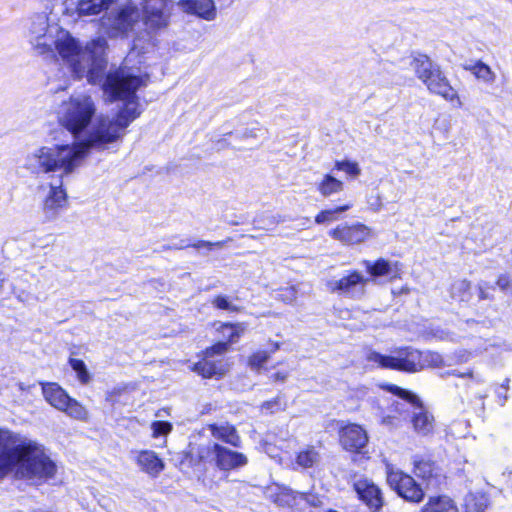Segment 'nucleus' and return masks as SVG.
<instances>
[{"instance_id": "1", "label": "nucleus", "mask_w": 512, "mask_h": 512, "mask_svg": "<svg viewBox=\"0 0 512 512\" xmlns=\"http://www.w3.org/2000/svg\"><path fill=\"white\" fill-rule=\"evenodd\" d=\"M110 2H56L50 13L41 12L31 16L26 25V38L33 52L43 57H58L76 79L87 78L90 84H99L106 69L105 51L107 42L103 37L89 41L85 46L70 31L63 28L54 17L62 13L69 24L78 19L110 10L101 19V27L111 38L127 36L140 24V12L129 4L112 9Z\"/></svg>"}, {"instance_id": "2", "label": "nucleus", "mask_w": 512, "mask_h": 512, "mask_svg": "<svg viewBox=\"0 0 512 512\" xmlns=\"http://www.w3.org/2000/svg\"><path fill=\"white\" fill-rule=\"evenodd\" d=\"M146 85V79L134 75L130 70L119 68L108 73L103 82L104 93L111 100L125 101V106L114 116L97 114L95 99L87 93H76L63 100L56 109V117L61 127L67 130L79 142H84L94 130L108 133V139L100 146H91L93 150L104 151L122 140L128 126L140 114L136 91Z\"/></svg>"}, {"instance_id": "3", "label": "nucleus", "mask_w": 512, "mask_h": 512, "mask_svg": "<svg viewBox=\"0 0 512 512\" xmlns=\"http://www.w3.org/2000/svg\"><path fill=\"white\" fill-rule=\"evenodd\" d=\"M56 472L55 462L41 444L9 429H0V479L11 475L41 484Z\"/></svg>"}, {"instance_id": "4", "label": "nucleus", "mask_w": 512, "mask_h": 512, "mask_svg": "<svg viewBox=\"0 0 512 512\" xmlns=\"http://www.w3.org/2000/svg\"><path fill=\"white\" fill-rule=\"evenodd\" d=\"M104 131L94 130L92 134L79 142L71 144L57 143L40 146L26 156L25 168L33 173H49L59 171L61 175L73 173L87 157L91 146H100L109 137Z\"/></svg>"}, {"instance_id": "5", "label": "nucleus", "mask_w": 512, "mask_h": 512, "mask_svg": "<svg viewBox=\"0 0 512 512\" xmlns=\"http://www.w3.org/2000/svg\"><path fill=\"white\" fill-rule=\"evenodd\" d=\"M221 340L205 351L202 361L194 364L192 370L204 378L222 376L229 370V363L226 359H215L216 356H223L231 344L238 342L246 331L244 323H221L217 327Z\"/></svg>"}, {"instance_id": "6", "label": "nucleus", "mask_w": 512, "mask_h": 512, "mask_svg": "<svg viewBox=\"0 0 512 512\" xmlns=\"http://www.w3.org/2000/svg\"><path fill=\"white\" fill-rule=\"evenodd\" d=\"M416 77L426 86L427 90L444 100L461 108L463 102L455 88H453L440 67L427 55L418 54L410 62Z\"/></svg>"}, {"instance_id": "7", "label": "nucleus", "mask_w": 512, "mask_h": 512, "mask_svg": "<svg viewBox=\"0 0 512 512\" xmlns=\"http://www.w3.org/2000/svg\"><path fill=\"white\" fill-rule=\"evenodd\" d=\"M366 360L376 367L415 373L420 367V351L411 347L395 349L389 355L369 351Z\"/></svg>"}, {"instance_id": "8", "label": "nucleus", "mask_w": 512, "mask_h": 512, "mask_svg": "<svg viewBox=\"0 0 512 512\" xmlns=\"http://www.w3.org/2000/svg\"><path fill=\"white\" fill-rule=\"evenodd\" d=\"M42 394L52 407L64 412L67 416L80 421L88 419L87 409L77 400L71 398L57 383H43Z\"/></svg>"}, {"instance_id": "9", "label": "nucleus", "mask_w": 512, "mask_h": 512, "mask_svg": "<svg viewBox=\"0 0 512 512\" xmlns=\"http://www.w3.org/2000/svg\"><path fill=\"white\" fill-rule=\"evenodd\" d=\"M385 389L404 400L412 408V426L414 431L426 436L433 432L434 417L425 409L420 399L412 392L396 385H386Z\"/></svg>"}, {"instance_id": "10", "label": "nucleus", "mask_w": 512, "mask_h": 512, "mask_svg": "<svg viewBox=\"0 0 512 512\" xmlns=\"http://www.w3.org/2000/svg\"><path fill=\"white\" fill-rule=\"evenodd\" d=\"M387 482L399 496L413 503H419L424 498V491L408 474L387 466Z\"/></svg>"}, {"instance_id": "11", "label": "nucleus", "mask_w": 512, "mask_h": 512, "mask_svg": "<svg viewBox=\"0 0 512 512\" xmlns=\"http://www.w3.org/2000/svg\"><path fill=\"white\" fill-rule=\"evenodd\" d=\"M370 279L365 277L361 272L352 270L348 271L341 278L330 279L326 286L333 293L343 294L352 298H360L366 292V286Z\"/></svg>"}, {"instance_id": "12", "label": "nucleus", "mask_w": 512, "mask_h": 512, "mask_svg": "<svg viewBox=\"0 0 512 512\" xmlns=\"http://www.w3.org/2000/svg\"><path fill=\"white\" fill-rule=\"evenodd\" d=\"M329 235L345 245H356L369 239L372 236V230L361 223L342 224L330 230Z\"/></svg>"}, {"instance_id": "13", "label": "nucleus", "mask_w": 512, "mask_h": 512, "mask_svg": "<svg viewBox=\"0 0 512 512\" xmlns=\"http://www.w3.org/2000/svg\"><path fill=\"white\" fill-rule=\"evenodd\" d=\"M339 441L346 451L360 453L368 443V434L362 426L348 423L340 427Z\"/></svg>"}, {"instance_id": "14", "label": "nucleus", "mask_w": 512, "mask_h": 512, "mask_svg": "<svg viewBox=\"0 0 512 512\" xmlns=\"http://www.w3.org/2000/svg\"><path fill=\"white\" fill-rule=\"evenodd\" d=\"M132 460L139 470L152 478L158 477L165 469V462L160 456L150 449L134 450Z\"/></svg>"}, {"instance_id": "15", "label": "nucleus", "mask_w": 512, "mask_h": 512, "mask_svg": "<svg viewBox=\"0 0 512 512\" xmlns=\"http://www.w3.org/2000/svg\"><path fill=\"white\" fill-rule=\"evenodd\" d=\"M363 264L370 276V280L377 281L385 278L387 281H393L400 277L402 273V264L398 261H389L380 258L374 262L365 260Z\"/></svg>"}, {"instance_id": "16", "label": "nucleus", "mask_w": 512, "mask_h": 512, "mask_svg": "<svg viewBox=\"0 0 512 512\" xmlns=\"http://www.w3.org/2000/svg\"><path fill=\"white\" fill-rule=\"evenodd\" d=\"M355 491L359 498L372 512H378L383 505L380 488L367 478H360L354 483Z\"/></svg>"}, {"instance_id": "17", "label": "nucleus", "mask_w": 512, "mask_h": 512, "mask_svg": "<svg viewBox=\"0 0 512 512\" xmlns=\"http://www.w3.org/2000/svg\"><path fill=\"white\" fill-rule=\"evenodd\" d=\"M66 204L67 194L63 189L62 180L58 179L55 184L50 185V189L44 200V213L48 218H55Z\"/></svg>"}, {"instance_id": "18", "label": "nucleus", "mask_w": 512, "mask_h": 512, "mask_svg": "<svg viewBox=\"0 0 512 512\" xmlns=\"http://www.w3.org/2000/svg\"><path fill=\"white\" fill-rule=\"evenodd\" d=\"M247 462L248 459L243 453L219 445L215 459V464L219 469L224 471L237 469L245 466Z\"/></svg>"}, {"instance_id": "19", "label": "nucleus", "mask_w": 512, "mask_h": 512, "mask_svg": "<svg viewBox=\"0 0 512 512\" xmlns=\"http://www.w3.org/2000/svg\"><path fill=\"white\" fill-rule=\"evenodd\" d=\"M164 2H154V5L142 6L143 24L151 29L167 25L168 15L164 11Z\"/></svg>"}, {"instance_id": "20", "label": "nucleus", "mask_w": 512, "mask_h": 512, "mask_svg": "<svg viewBox=\"0 0 512 512\" xmlns=\"http://www.w3.org/2000/svg\"><path fill=\"white\" fill-rule=\"evenodd\" d=\"M177 5L181 11L207 21L216 17L214 2H177Z\"/></svg>"}, {"instance_id": "21", "label": "nucleus", "mask_w": 512, "mask_h": 512, "mask_svg": "<svg viewBox=\"0 0 512 512\" xmlns=\"http://www.w3.org/2000/svg\"><path fill=\"white\" fill-rule=\"evenodd\" d=\"M420 512H458L455 502L448 496L430 497Z\"/></svg>"}, {"instance_id": "22", "label": "nucleus", "mask_w": 512, "mask_h": 512, "mask_svg": "<svg viewBox=\"0 0 512 512\" xmlns=\"http://www.w3.org/2000/svg\"><path fill=\"white\" fill-rule=\"evenodd\" d=\"M219 444L208 442L204 445L191 446L189 455L192 460L197 459L198 462H215Z\"/></svg>"}, {"instance_id": "23", "label": "nucleus", "mask_w": 512, "mask_h": 512, "mask_svg": "<svg viewBox=\"0 0 512 512\" xmlns=\"http://www.w3.org/2000/svg\"><path fill=\"white\" fill-rule=\"evenodd\" d=\"M210 430L213 437L222 440L232 446H240V437L232 425H210Z\"/></svg>"}, {"instance_id": "24", "label": "nucleus", "mask_w": 512, "mask_h": 512, "mask_svg": "<svg viewBox=\"0 0 512 512\" xmlns=\"http://www.w3.org/2000/svg\"><path fill=\"white\" fill-rule=\"evenodd\" d=\"M318 192L324 197H330L344 190V183L330 174H325L317 183Z\"/></svg>"}, {"instance_id": "25", "label": "nucleus", "mask_w": 512, "mask_h": 512, "mask_svg": "<svg viewBox=\"0 0 512 512\" xmlns=\"http://www.w3.org/2000/svg\"><path fill=\"white\" fill-rule=\"evenodd\" d=\"M414 473L417 477L422 478L429 483L438 476V470L435 464L425 458H416L414 460Z\"/></svg>"}, {"instance_id": "26", "label": "nucleus", "mask_w": 512, "mask_h": 512, "mask_svg": "<svg viewBox=\"0 0 512 512\" xmlns=\"http://www.w3.org/2000/svg\"><path fill=\"white\" fill-rule=\"evenodd\" d=\"M278 492L272 496L273 500L279 506H293L298 500L304 499V494L297 493L287 487H278Z\"/></svg>"}, {"instance_id": "27", "label": "nucleus", "mask_w": 512, "mask_h": 512, "mask_svg": "<svg viewBox=\"0 0 512 512\" xmlns=\"http://www.w3.org/2000/svg\"><path fill=\"white\" fill-rule=\"evenodd\" d=\"M489 505L488 497L482 493H469L465 497V512H485Z\"/></svg>"}, {"instance_id": "28", "label": "nucleus", "mask_w": 512, "mask_h": 512, "mask_svg": "<svg viewBox=\"0 0 512 512\" xmlns=\"http://www.w3.org/2000/svg\"><path fill=\"white\" fill-rule=\"evenodd\" d=\"M173 426L167 421H153L150 424L151 437L153 439H162L161 447H164L167 443V437L172 432Z\"/></svg>"}, {"instance_id": "29", "label": "nucleus", "mask_w": 512, "mask_h": 512, "mask_svg": "<svg viewBox=\"0 0 512 512\" xmlns=\"http://www.w3.org/2000/svg\"><path fill=\"white\" fill-rule=\"evenodd\" d=\"M472 74L478 79L487 84L494 83L496 79L495 72L485 63L478 61L469 68Z\"/></svg>"}, {"instance_id": "30", "label": "nucleus", "mask_w": 512, "mask_h": 512, "mask_svg": "<svg viewBox=\"0 0 512 512\" xmlns=\"http://www.w3.org/2000/svg\"><path fill=\"white\" fill-rule=\"evenodd\" d=\"M319 461V453L312 446H307L301 450L297 457L296 463L302 468H310Z\"/></svg>"}, {"instance_id": "31", "label": "nucleus", "mask_w": 512, "mask_h": 512, "mask_svg": "<svg viewBox=\"0 0 512 512\" xmlns=\"http://www.w3.org/2000/svg\"><path fill=\"white\" fill-rule=\"evenodd\" d=\"M334 168L337 171L345 173L350 178H357L361 174V168L359 163L353 160H337L334 164Z\"/></svg>"}, {"instance_id": "32", "label": "nucleus", "mask_w": 512, "mask_h": 512, "mask_svg": "<svg viewBox=\"0 0 512 512\" xmlns=\"http://www.w3.org/2000/svg\"><path fill=\"white\" fill-rule=\"evenodd\" d=\"M351 207V204H345L343 206H338L334 209L323 210L316 215L315 222L317 224H324L335 221L337 220L338 213L345 212L349 210Z\"/></svg>"}, {"instance_id": "33", "label": "nucleus", "mask_w": 512, "mask_h": 512, "mask_svg": "<svg viewBox=\"0 0 512 512\" xmlns=\"http://www.w3.org/2000/svg\"><path fill=\"white\" fill-rule=\"evenodd\" d=\"M442 364L440 354L432 351H420V367L419 371L427 367H438Z\"/></svg>"}, {"instance_id": "34", "label": "nucleus", "mask_w": 512, "mask_h": 512, "mask_svg": "<svg viewBox=\"0 0 512 512\" xmlns=\"http://www.w3.org/2000/svg\"><path fill=\"white\" fill-rule=\"evenodd\" d=\"M270 358V353L264 350L256 351L249 357V366L254 370H261L264 368L268 359Z\"/></svg>"}, {"instance_id": "35", "label": "nucleus", "mask_w": 512, "mask_h": 512, "mask_svg": "<svg viewBox=\"0 0 512 512\" xmlns=\"http://www.w3.org/2000/svg\"><path fill=\"white\" fill-rule=\"evenodd\" d=\"M70 365L77 374V378L81 383H87L90 380V375L86 369L85 363L80 359H70Z\"/></svg>"}, {"instance_id": "36", "label": "nucleus", "mask_w": 512, "mask_h": 512, "mask_svg": "<svg viewBox=\"0 0 512 512\" xmlns=\"http://www.w3.org/2000/svg\"><path fill=\"white\" fill-rule=\"evenodd\" d=\"M213 306H215L218 309L221 310H227V311H237L238 308L235 304H233L228 297L223 295H218L212 300Z\"/></svg>"}, {"instance_id": "37", "label": "nucleus", "mask_w": 512, "mask_h": 512, "mask_svg": "<svg viewBox=\"0 0 512 512\" xmlns=\"http://www.w3.org/2000/svg\"><path fill=\"white\" fill-rule=\"evenodd\" d=\"M297 297V291L293 286L281 289L277 295V298L285 303L293 302Z\"/></svg>"}, {"instance_id": "38", "label": "nucleus", "mask_w": 512, "mask_h": 512, "mask_svg": "<svg viewBox=\"0 0 512 512\" xmlns=\"http://www.w3.org/2000/svg\"><path fill=\"white\" fill-rule=\"evenodd\" d=\"M497 286L501 290H506L510 286V278L508 275H500L497 280Z\"/></svg>"}, {"instance_id": "39", "label": "nucleus", "mask_w": 512, "mask_h": 512, "mask_svg": "<svg viewBox=\"0 0 512 512\" xmlns=\"http://www.w3.org/2000/svg\"><path fill=\"white\" fill-rule=\"evenodd\" d=\"M14 387L20 393H29L33 386L29 385V384H26L24 382H16L14 384Z\"/></svg>"}, {"instance_id": "40", "label": "nucleus", "mask_w": 512, "mask_h": 512, "mask_svg": "<svg viewBox=\"0 0 512 512\" xmlns=\"http://www.w3.org/2000/svg\"><path fill=\"white\" fill-rule=\"evenodd\" d=\"M288 377V371L285 370V371H278V372H275L274 374L271 375V378L274 380V381H285L286 378Z\"/></svg>"}, {"instance_id": "41", "label": "nucleus", "mask_w": 512, "mask_h": 512, "mask_svg": "<svg viewBox=\"0 0 512 512\" xmlns=\"http://www.w3.org/2000/svg\"><path fill=\"white\" fill-rule=\"evenodd\" d=\"M503 477L507 488L512 490V470L503 473Z\"/></svg>"}, {"instance_id": "42", "label": "nucleus", "mask_w": 512, "mask_h": 512, "mask_svg": "<svg viewBox=\"0 0 512 512\" xmlns=\"http://www.w3.org/2000/svg\"><path fill=\"white\" fill-rule=\"evenodd\" d=\"M132 50L133 51H137L138 53H141L143 52L144 50V47L140 45V38H137L133 41V47H132Z\"/></svg>"}, {"instance_id": "43", "label": "nucleus", "mask_w": 512, "mask_h": 512, "mask_svg": "<svg viewBox=\"0 0 512 512\" xmlns=\"http://www.w3.org/2000/svg\"><path fill=\"white\" fill-rule=\"evenodd\" d=\"M270 345H271V350H270L271 353L279 350L280 347H281V343L280 342H271Z\"/></svg>"}, {"instance_id": "44", "label": "nucleus", "mask_w": 512, "mask_h": 512, "mask_svg": "<svg viewBox=\"0 0 512 512\" xmlns=\"http://www.w3.org/2000/svg\"><path fill=\"white\" fill-rule=\"evenodd\" d=\"M215 246H218L220 247L221 246V243L220 242H217V243H214ZM202 246H213V243H210V242H202L201 244L197 245V247H202Z\"/></svg>"}, {"instance_id": "45", "label": "nucleus", "mask_w": 512, "mask_h": 512, "mask_svg": "<svg viewBox=\"0 0 512 512\" xmlns=\"http://www.w3.org/2000/svg\"><path fill=\"white\" fill-rule=\"evenodd\" d=\"M383 423H384V424H388V423H389L388 419H387V418H384V419H383Z\"/></svg>"}, {"instance_id": "46", "label": "nucleus", "mask_w": 512, "mask_h": 512, "mask_svg": "<svg viewBox=\"0 0 512 512\" xmlns=\"http://www.w3.org/2000/svg\"><path fill=\"white\" fill-rule=\"evenodd\" d=\"M460 285L463 286V287L467 286V284L465 282H461Z\"/></svg>"}, {"instance_id": "47", "label": "nucleus", "mask_w": 512, "mask_h": 512, "mask_svg": "<svg viewBox=\"0 0 512 512\" xmlns=\"http://www.w3.org/2000/svg\"><path fill=\"white\" fill-rule=\"evenodd\" d=\"M399 405H400L399 403L396 404V410L401 411V409L398 407Z\"/></svg>"}]
</instances>
